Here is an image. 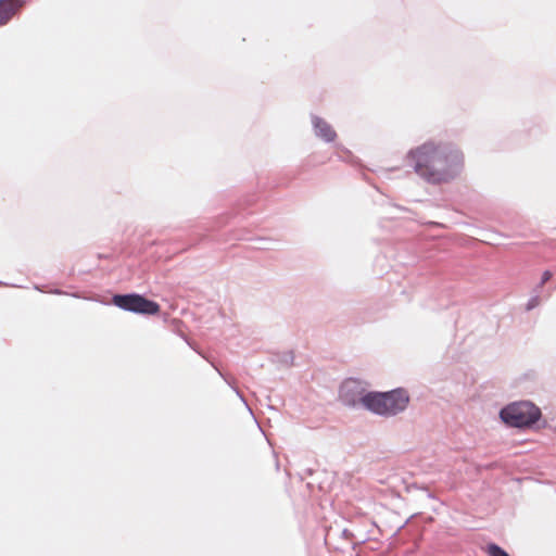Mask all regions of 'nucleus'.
Instances as JSON below:
<instances>
[{"mask_svg": "<svg viewBox=\"0 0 556 556\" xmlns=\"http://www.w3.org/2000/svg\"><path fill=\"white\" fill-rule=\"evenodd\" d=\"M112 303L117 307L142 315H156L160 313L159 303L148 300L140 294H116Z\"/></svg>", "mask_w": 556, "mask_h": 556, "instance_id": "4", "label": "nucleus"}, {"mask_svg": "<svg viewBox=\"0 0 556 556\" xmlns=\"http://www.w3.org/2000/svg\"><path fill=\"white\" fill-rule=\"evenodd\" d=\"M552 277H553L552 271L551 270H545L542 274L540 287H543L547 281H549L552 279Z\"/></svg>", "mask_w": 556, "mask_h": 556, "instance_id": "9", "label": "nucleus"}, {"mask_svg": "<svg viewBox=\"0 0 556 556\" xmlns=\"http://www.w3.org/2000/svg\"><path fill=\"white\" fill-rule=\"evenodd\" d=\"M18 0H0V25H5L22 8Z\"/></svg>", "mask_w": 556, "mask_h": 556, "instance_id": "6", "label": "nucleus"}, {"mask_svg": "<svg viewBox=\"0 0 556 556\" xmlns=\"http://www.w3.org/2000/svg\"><path fill=\"white\" fill-rule=\"evenodd\" d=\"M500 416L509 427L527 428L540 419L541 410L533 403L521 401L505 406Z\"/></svg>", "mask_w": 556, "mask_h": 556, "instance_id": "3", "label": "nucleus"}, {"mask_svg": "<svg viewBox=\"0 0 556 556\" xmlns=\"http://www.w3.org/2000/svg\"><path fill=\"white\" fill-rule=\"evenodd\" d=\"M370 392L367 391V383L359 379L349 378L343 381L339 391L340 401L350 407L362 405L367 409V397Z\"/></svg>", "mask_w": 556, "mask_h": 556, "instance_id": "5", "label": "nucleus"}, {"mask_svg": "<svg viewBox=\"0 0 556 556\" xmlns=\"http://www.w3.org/2000/svg\"><path fill=\"white\" fill-rule=\"evenodd\" d=\"M489 556H509L502 547L496 544H489L486 547Z\"/></svg>", "mask_w": 556, "mask_h": 556, "instance_id": "8", "label": "nucleus"}, {"mask_svg": "<svg viewBox=\"0 0 556 556\" xmlns=\"http://www.w3.org/2000/svg\"><path fill=\"white\" fill-rule=\"evenodd\" d=\"M366 403L367 409L374 414L394 416L406 409L409 396L404 389H395L389 392L371 391Z\"/></svg>", "mask_w": 556, "mask_h": 556, "instance_id": "2", "label": "nucleus"}, {"mask_svg": "<svg viewBox=\"0 0 556 556\" xmlns=\"http://www.w3.org/2000/svg\"><path fill=\"white\" fill-rule=\"evenodd\" d=\"M313 123H314L316 135L318 137L323 138L326 141L334 140V138L337 137V134L327 122H325L324 119H321L319 117H315Z\"/></svg>", "mask_w": 556, "mask_h": 556, "instance_id": "7", "label": "nucleus"}, {"mask_svg": "<svg viewBox=\"0 0 556 556\" xmlns=\"http://www.w3.org/2000/svg\"><path fill=\"white\" fill-rule=\"evenodd\" d=\"M409 165L417 175L430 182H446L463 168L462 152L450 143L426 142L407 154Z\"/></svg>", "mask_w": 556, "mask_h": 556, "instance_id": "1", "label": "nucleus"}]
</instances>
